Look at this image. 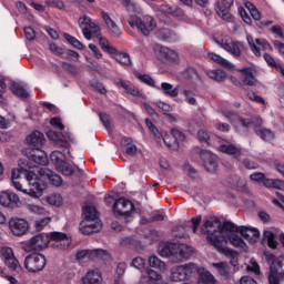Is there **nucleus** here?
Listing matches in <instances>:
<instances>
[{"instance_id":"32","label":"nucleus","mask_w":284,"mask_h":284,"mask_svg":"<svg viewBox=\"0 0 284 284\" xmlns=\"http://www.w3.org/2000/svg\"><path fill=\"white\" fill-rule=\"evenodd\" d=\"M156 90H161L165 97H171V99L179 97V88L168 82H162L161 87H156Z\"/></svg>"},{"instance_id":"11","label":"nucleus","mask_w":284,"mask_h":284,"mask_svg":"<svg viewBox=\"0 0 284 284\" xmlns=\"http://www.w3.org/2000/svg\"><path fill=\"white\" fill-rule=\"evenodd\" d=\"M115 216H124L126 223L134 219V203L125 197H120L113 205Z\"/></svg>"},{"instance_id":"59","label":"nucleus","mask_w":284,"mask_h":284,"mask_svg":"<svg viewBox=\"0 0 284 284\" xmlns=\"http://www.w3.org/2000/svg\"><path fill=\"white\" fill-rule=\"evenodd\" d=\"M247 98L251 101H255V103H265V100L263 98H261V95H257L256 93H254L252 91H248Z\"/></svg>"},{"instance_id":"41","label":"nucleus","mask_w":284,"mask_h":284,"mask_svg":"<svg viewBox=\"0 0 284 284\" xmlns=\"http://www.w3.org/2000/svg\"><path fill=\"white\" fill-rule=\"evenodd\" d=\"M150 267H154L155 270H160V272H165L168 268L165 266V262L161 261L156 255H152L149 257Z\"/></svg>"},{"instance_id":"40","label":"nucleus","mask_w":284,"mask_h":284,"mask_svg":"<svg viewBox=\"0 0 284 284\" xmlns=\"http://www.w3.org/2000/svg\"><path fill=\"white\" fill-rule=\"evenodd\" d=\"M10 90L13 94H16V97H19L20 99H28L29 97L28 87H23L19 83L11 84Z\"/></svg>"},{"instance_id":"58","label":"nucleus","mask_w":284,"mask_h":284,"mask_svg":"<svg viewBox=\"0 0 284 284\" xmlns=\"http://www.w3.org/2000/svg\"><path fill=\"white\" fill-rule=\"evenodd\" d=\"M13 187H16V190H18V192H22L23 194H29L30 196V189L29 191L23 189V185L21 184V182H19V180H13L11 181Z\"/></svg>"},{"instance_id":"33","label":"nucleus","mask_w":284,"mask_h":284,"mask_svg":"<svg viewBox=\"0 0 284 284\" xmlns=\"http://www.w3.org/2000/svg\"><path fill=\"white\" fill-rule=\"evenodd\" d=\"M240 72L242 75V83H244V85H256V83H258L252 73V69L244 68L241 69Z\"/></svg>"},{"instance_id":"9","label":"nucleus","mask_w":284,"mask_h":284,"mask_svg":"<svg viewBox=\"0 0 284 284\" xmlns=\"http://www.w3.org/2000/svg\"><path fill=\"white\" fill-rule=\"evenodd\" d=\"M184 267V274L186 276V281H190V278H194L199 274V281L197 284H215L216 278H214V275L210 273V271L205 268L199 267V265L194 263H186L182 264Z\"/></svg>"},{"instance_id":"15","label":"nucleus","mask_w":284,"mask_h":284,"mask_svg":"<svg viewBox=\"0 0 284 284\" xmlns=\"http://www.w3.org/2000/svg\"><path fill=\"white\" fill-rule=\"evenodd\" d=\"M48 245H50V235L47 233H41L27 241L24 243V250L27 252H32L34 250H45Z\"/></svg>"},{"instance_id":"61","label":"nucleus","mask_w":284,"mask_h":284,"mask_svg":"<svg viewBox=\"0 0 284 284\" xmlns=\"http://www.w3.org/2000/svg\"><path fill=\"white\" fill-rule=\"evenodd\" d=\"M89 48L93 52V55L95 57V59H103V53H101V50H99V47H97L95 44L90 43Z\"/></svg>"},{"instance_id":"4","label":"nucleus","mask_w":284,"mask_h":284,"mask_svg":"<svg viewBox=\"0 0 284 284\" xmlns=\"http://www.w3.org/2000/svg\"><path fill=\"white\" fill-rule=\"evenodd\" d=\"M27 143L33 148V150L26 151L28 170H32V168H45L50 163L48 154L41 151V148L45 144V135L40 131H33L27 136Z\"/></svg>"},{"instance_id":"25","label":"nucleus","mask_w":284,"mask_h":284,"mask_svg":"<svg viewBox=\"0 0 284 284\" xmlns=\"http://www.w3.org/2000/svg\"><path fill=\"white\" fill-rule=\"evenodd\" d=\"M156 50L160 52V58L164 63H179V53L176 51L163 45H158Z\"/></svg>"},{"instance_id":"28","label":"nucleus","mask_w":284,"mask_h":284,"mask_svg":"<svg viewBox=\"0 0 284 284\" xmlns=\"http://www.w3.org/2000/svg\"><path fill=\"white\" fill-rule=\"evenodd\" d=\"M48 139L53 141L54 143H58V145H61L62 148H65L70 141H72V134L67 133L65 135L59 134L55 131L49 130L47 132Z\"/></svg>"},{"instance_id":"45","label":"nucleus","mask_w":284,"mask_h":284,"mask_svg":"<svg viewBox=\"0 0 284 284\" xmlns=\"http://www.w3.org/2000/svg\"><path fill=\"white\" fill-rule=\"evenodd\" d=\"M131 267H135V270H140L142 276L149 270V268H145V260H143V257H134L131 262Z\"/></svg>"},{"instance_id":"55","label":"nucleus","mask_w":284,"mask_h":284,"mask_svg":"<svg viewBox=\"0 0 284 284\" xmlns=\"http://www.w3.org/2000/svg\"><path fill=\"white\" fill-rule=\"evenodd\" d=\"M27 210H29V212H32V214H44L45 213V209H43L39 205H36V204H28Z\"/></svg>"},{"instance_id":"30","label":"nucleus","mask_w":284,"mask_h":284,"mask_svg":"<svg viewBox=\"0 0 284 284\" xmlns=\"http://www.w3.org/2000/svg\"><path fill=\"white\" fill-rule=\"evenodd\" d=\"M103 283V276L101 272L93 270L89 271L84 277L81 280V284H101Z\"/></svg>"},{"instance_id":"54","label":"nucleus","mask_w":284,"mask_h":284,"mask_svg":"<svg viewBox=\"0 0 284 284\" xmlns=\"http://www.w3.org/2000/svg\"><path fill=\"white\" fill-rule=\"evenodd\" d=\"M212 266L217 268V272L221 274V276H227L229 272H227L226 263L224 262L213 263Z\"/></svg>"},{"instance_id":"38","label":"nucleus","mask_w":284,"mask_h":284,"mask_svg":"<svg viewBox=\"0 0 284 284\" xmlns=\"http://www.w3.org/2000/svg\"><path fill=\"white\" fill-rule=\"evenodd\" d=\"M102 19L106 23L108 28L111 30L112 33H114L116 37L121 34V29L119 26H116V22L110 18V14H108L105 11H102Z\"/></svg>"},{"instance_id":"14","label":"nucleus","mask_w":284,"mask_h":284,"mask_svg":"<svg viewBox=\"0 0 284 284\" xmlns=\"http://www.w3.org/2000/svg\"><path fill=\"white\" fill-rule=\"evenodd\" d=\"M24 267L28 272H41L45 267V255L41 253L30 254L24 258Z\"/></svg>"},{"instance_id":"27","label":"nucleus","mask_w":284,"mask_h":284,"mask_svg":"<svg viewBox=\"0 0 284 284\" xmlns=\"http://www.w3.org/2000/svg\"><path fill=\"white\" fill-rule=\"evenodd\" d=\"M201 159L203 160V165L206 172H216V155L210 151H204L201 153Z\"/></svg>"},{"instance_id":"24","label":"nucleus","mask_w":284,"mask_h":284,"mask_svg":"<svg viewBox=\"0 0 284 284\" xmlns=\"http://www.w3.org/2000/svg\"><path fill=\"white\" fill-rule=\"evenodd\" d=\"M51 239L54 241L53 247L62 252H65V250H68L72 243V239L65 235V233L53 232L51 233Z\"/></svg>"},{"instance_id":"8","label":"nucleus","mask_w":284,"mask_h":284,"mask_svg":"<svg viewBox=\"0 0 284 284\" xmlns=\"http://www.w3.org/2000/svg\"><path fill=\"white\" fill-rule=\"evenodd\" d=\"M82 216L84 221L80 223V232L83 234H93V232H101L103 223L99 220V213L94 206H84L82 209Z\"/></svg>"},{"instance_id":"1","label":"nucleus","mask_w":284,"mask_h":284,"mask_svg":"<svg viewBox=\"0 0 284 284\" xmlns=\"http://www.w3.org/2000/svg\"><path fill=\"white\" fill-rule=\"evenodd\" d=\"M204 227L216 230V232H223L224 237L227 239L229 243L233 245V247L242 250V252H247V244H245V241L254 243L258 236H261V232L254 227L236 226L232 222H224L223 225H221V221H219V219L207 220L204 223ZM239 234H241L245 241H243Z\"/></svg>"},{"instance_id":"64","label":"nucleus","mask_w":284,"mask_h":284,"mask_svg":"<svg viewBox=\"0 0 284 284\" xmlns=\"http://www.w3.org/2000/svg\"><path fill=\"white\" fill-rule=\"evenodd\" d=\"M240 284H258L254 278L250 277V276H243L240 280Z\"/></svg>"},{"instance_id":"43","label":"nucleus","mask_w":284,"mask_h":284,"mask_svg":"<svg viewBox=\"0 0 284 284\" xmlns=\"http://www.w3.org/2000/svg\"><path fill=\"white\" fill-rule=\"evenodd\" d=\"M227 183L231 187H236L237 190L245 187V180L241 179L239 175H231L227 178Z\"/></svg>"},{"instance_id":"50","label":"nucleus","mask_w":284,"mask_h":284,"mask_svg":"<svg viewBox=\"0 0 284 284\" xmlns=\"http://www.w3.org/2000/svg\"><path fill=\"white\" fill-rule=\"evenodd\" d=\"M171 135L173 136L174 143H178V150H179L181 143H184L185 141V134H183V132H181L179 129H173L171 131Z\"/></svg>"},{"instance_id":"31","label":"nucleus","mask_w":284,"mask_h":284,"mask_svg":"<svg viewBox=\"0 0 284 284\" xmlns=\"http://www.w3.org/2000/svg\"><path fill=\"white\" fill-rule=\"evenodd\" d=\"M170 278L174 283H181L183 281H187V277L185 275V267H183V265L173 266L171 268Z\"/></svg>"},{"instance_id":"22","label":"nucleus","mask_w":284,"mask_h":284,"mask_svg":"<svg viewBox=\"0 0 284 284\" xmlns=\"http://www.w3.org/2000/svg\"><path fill=\"white\" fill-rule=\"evenodd\" d=\"M0 205L9 207V210H17V207H21V199L17 193L3 191L0 193Z\"/></svg>"},{"instance_id":"18","label":"nucleus","mask_w":284,"mask_h":284,"mask_svg":"<svg viewBox=\"0 0 284 284\" xmlns=\"http://www.w3.org/2000/svg\"><path fill=\"white\" fill-rule=\"evenodd\" d=\"M215 141L219 145V152H222L223 154H230L237 160L241 158V145L233 144L227 140H224L223 138H215Z\"/></svg>"},{"instance_id":"5","label":"nucleus","mask_w":284,"mask_h":284,"mask_svg":"<svg viewBox=\"0 0 284 284\" xmlns=\"http://www.w3.org/2000/svg\"><path fill=\"white\" fill-rule=\"evenodd\" d=\"M78 23L82 29V34L87 41H92V38L97 37L101 50L106 52V54H110V57L116 53V47L112 45L108 38L101 37V27L92 22V18L83 16L78 20Z\"/></svg>"},{"instance_id":"42","label":"nucleus","mask_w":284,"mask_h":284,"mask_svg":"<svg viewBox=\"0 0 284 284\" xmlns=\"http://www.w3.org/2000/svg\"><path fill=\"white\" fill-rule=\"evenodd\" d=\"M263 185L265 187H275V190H284V181L276 179H264Z\"/></svg>"},{"instance_id":"60","label":"nucleus","mask_w":284,"mask_h":284,"mask_svg":"<svg viewBox=\"0 0 284 284\" xmlns=\"http://www.w3.org/2000/svg\"><path fill=\"white\" fill-rule=\"evenodd\" d=\"M264 60L266 61L267 65H270L271 68L278 69L280 65L276 64V60H274L272 55H270L268 53H264Z\"/></svg>"},{"instance_id":"34","label":"nucleus","mask_w":284,"mask_h":284,"mask_svg":"<svg viewBox=\"0 0 284 284\" xmlns=\"http://www.w3.org/2000/svg\"><path fill=\"white\" fill-rule=\"evenodd\" d=\"M216 135L210 134L205 130H200L197 132L200 143H205L206 145H216Z\"/></svg>"},{"instance_id":"49","label":"nucleus","mask_w":284,"mask_h":284,"mask_svg":"<svg viewBox=\"0 0 284 284\" xmlns=\"http://www.w3.org/2000/svg\"><path fill=\"white\" fill-rule=\"evenodd\" d=\"M50 223H52V217H44V219H40L37 220L34 222V227L37 230V232H41L43 231L44 227H48L50 225Z\"/></svg>"},{"instance_id":"56","label":"nucleus","mask_w":284,"mask_h":284,"mask_svg":"<svg viewBox=\"0 0 284 284\" xmlns=\"http://www.w3.org/2000/svg\"><path fill=\"white\" fill-rule=\"evenodd\" d=\"M239 12H240V16L243 19L244 23H246L247 26H251L252 18L250 17V13H247V10H245L244 8H240Z\"/></svg>"},{"instance_id":"20","label":"nucleus","mask_w":284,"mask_h":284,"mask_svg":"<svg viewBox=\"0 0 284 284\" xmlns=\"http://www.w3.org/2000/svg\"><path fill=\"white\" fill-rule=\"evenodd\" d=\"M246 41L250 45L251 52L255 57H261V52H272V45H270L265 39H255L252 36L246 37Z\"/></svg>"},{"instance_id":"51","label":"nucleus","mask_w":284,"mask_h":284,"mask_svg":"<svg viewBox=\"0 0 284 284\" xmlns=\"http://www.w3.org/2000/svg\"><path fill=\"white\" fill-rule=\"evenodd\" d=\"M135 77L142 82L145 83L146 85H150L151 88H156V83L154 82V79L148 74H141V73H135Z\"/></svg>"},{"instance_id":"17","label":"nucleus","mask_w":284,"mask_h":284,"mask_svg":"<svg viewBox=\"0 0 284 284\" xmlns=\"http://www.w3.org/2000/svg\"><path fill=\"white\" fill-rule=\"evenodd\" d=\"M215 42L220 48H223V50L232 54V57H241V48H243V44L234 42L230 36L215 39Z\"/></svg>"},{"instance_id":"21","label":"nucleus","mask_w":284,"mask_h":284,"mask_svg":"<svg viewBox=\"0 0 284 284\" xmlns=\"http://www.w3.org/2000/svg\"><path fill=\"white\" fill-rule=\"evenodd\" d=\"M267 261H272L271 271L268 274V283L270 284H281V281L284 278L283 272H281V262L274 261V255L272 253H264ZM278 265L280 268H276Z\"/></svg>"},{"instance_id":"19","label":"nucleus","mask_w":284,"mask_h":284,"mask_svg":"<svg viewBox=\"0 0 284 284\" xmlns=\"http://www.w3.org/2000/svg\"><path fill=\"white\" fill-rule=\"evenodd\" d=\"M9 229L13 236H23L30 230V223L26 219L12 217L9 220Z\"/></svg>"},{"instance_id":"26","label":"nucleus","mask_w":284,"mask_h":284,"mask_svg":"<svg viewBox=\"0 0 284 284\" xmlns=\"http://www.w3.org/2000/svg\"><path fill=\"white\" fill-rule=\"evenodd\" d=\"M234 0H220L216 3V13L224 21H232V13H230V8H232Z\"/></svg>"},{"instance_id":"57","label":"nucleus","mask_w":284,"mask_h":284,"mask_svg":"<svg viewBox=\"0 0 284 284\" xmlns=\"http://www.w3.org/2000/svg\"><path fill=\"white\" fill-rule=\"evenodd\" d=\"M50 123L53 128H55V130H65V125H63L61 118H52Z\"/></svg>"},{"instance_id":"44","label":"nucleus","mask_w":284,"mask_h":284,"mask_svg":"<svg viewBox=\"0 0 284 284\" xmlns=\"http://www.w3.org/2000/svg\"><path fill=\"white\" fill-rule=\"evenodd\" d=\"M47 203L49 205H55V207H61L63 205V197L59 193H53L47 196Z\"/></svg>"},{"instance_id":"39","label":"nucleus","mask_w":284,"mask_h":284,"mask_svg":"<svg viewBox=\"0 0 284 284\" xmlns=\"http://www.w3.org/2000/svg\"><path fill=\"white\" fill-rule=\"evenodd\" d=\"M37 174V169L33 171H28V168L26 166H20L18 169H13L11 172V181H19V179H21V174H23L26 176V179L28 180V174Z\"/></svg>"},{"instance_id":"48","label":"nucleus","mask_w":284,"mask_h":284,"mask_svg":"<svg viewBox=\"0 0 284 284\" xmlns=\"http://www.w3.org/2000/svg\"><path fill=\"white\" fill-rule=\"evenodd\" d=\"M207 75L210 77V79H213L214 81H217V82L225 81L227 77V74L223 70L209 71Z\"/></svg>"},{"instance_id":"7","label":"nucleus","mask_w":284,"mask_h":284,"mask_svg":"<svg viewBox=\"0 0 284 284\" xmlns=\"http://www.w3.org/2000/svg\"><path fill=\"white\" fill-rule=\"evenodd\" d=\"M158 252L164 258L172 256L178 263H181L182 261H187L194 254V248L186 244L161 242Z\"/></svg>"},{"instance_id":"53","label":"nucleus","mask_w":284,"mask_h":284,"mask_svg":"<svg viewBox=\"0 0 284 284\" xmlns=\"http://www.w3.org/2000/svg\"><path fill=\"white\" fill-rule=\"evenodd\" d=\"M64 39H67L68 42L73 45V48H77L78 50H83V43H81V41H79L77 38L65 33Z\"/></svg>"},{"instance_id":"23","label":"nucleus","mask_w":284,"mask_h":284,"mask_svg":"<svg viewBox=\"0 0 284 284\" xmlns=\"http://www.w3.org/2000/svg\"><path fill=\"white\" fill-rule=\"evenodd\" d=\"M77 261H94V258H108V252L101 248L81 250L75 254Z\"/></svg>"},{"instance_id":"16","label":"nucleus","mask_w":284,"mask_h":284,"mask_svg":"<svg viewBox=\"0 0 284 284\" xmlns=\"http://www.w3.org/2000/svg\"><path fill=\"white\" fill-rule=\"evenodd\" d=\"M146 128H149L150 132H152L158 139H162L165 145L171 150H179V143L174 142V138L172 133L168 132H159V129L152 123V120L145 119Z\"/></svg>"},{"instance_id":"6","label":"nucleus","mask_w":284,"mask_h":284,"mask_svg":"<svg viewBox=\"0 0 284 284\" xmlns=\"http://www.w3.org/2000/svg\"><path fill=\"white\" fill-rule=\"evenodd\" d=\"M206 235V241L217 250V252H221L222 254H225L227 258H230V263L233 267L239 266V252L226 247L227 243H230V240L225 237V233L223 231H216L214 229H206L204 231Z\"/></svg>"},{"instance_id":"13","label":"nucleus","mask_w":284,"mask_h":284,"mask_svg":"<svg viewBox=\"0 0 284 284\" xmlns=\"http://www.w3.org/2000/svg\"><path fill=\"white\" fill-rule=\"evenodd\" d=\"M0 258L9 270L18 273L21 272V264H19V260L14 256V250H12V247L2 246L0 248Z\"/></svg>"},{"instance_id":"10","label":"nucleus","mask_w":284,"mask_h":284,"mask_svg":"<svg viewBox=\"0 0 284 284\" xmlns=\"http://www.w3.org/2000/svg\"><path fill=\"white\" fill-rule=\"evenodd\" d=\"M129 26L131 28H136L144 37H150L151 32L156 30V20L152 16H144L143 18L139 16H130Z\"/></svg>"},{"instance_id":"47","label":"nucleus","mask_w":284,"mask_h":284,"mask_svg":"<svg viewBox=\"0 0 284 284\" xmlns=\"http://www.w3.org/2000/svg\"><path fill=\"white\" fill-rule=\"evenodd\" d=\"M182 94L184 97V100L189 103V105H199L196 98H194V91H192L191 89H183Z\"/></svg>"},{"instance_id":"36","label":"nucleus","mask_w":284,"mask_h":284,"mask_svg":"<svg viewBox=\"0 0 284 284\" xmlns=\"http://www.w3.org/2000/svg\"><path fill=\"white\" fill-rule=\"evenodd\" d=\"M111 57L115 59L121 65H132V59L130 58V54L121 52L119 49H115V53H112Z\"/></svg>"},{"instance_id":"2","label":"nucleus","mask_w":284,"mask_h":284,"mask_svg":"<svg viewBox=\"0 0 284 284\" xmlns=\"http://www.w3.org/2000/svg\"><path fill=\"white\" fill-rule=\"evenodd\" d=\"M31 170H37V173H27V181L30 187V196L33 199H39L43 194V190L48 187V181L52 183L55 187L63 185V179L52 172L48 168H32Z\"/></svg>"},{"instance_id":"46","label":"nucleus","mask_w":284,"mask_h":284,"mask_svg":"<svg viewBox=\"0 0 284 284\" xmlns=\"http://www.w3.org/2000/svg\"><path fill=\"white\" fill-rule=\"evenodd\" d=\"M264 241L267 242L268 247L276 250L278 242H276V236L271 231H264Z\"/></svg>"},{"instance_id":"63","label":"nucleus","mask_w":284,"mask_h":284,"mask_svg":"<svg viewBox=\"0 0 284 284\" xmlns=\"http://www.w3.org/2000/svg\"><path fill=\"white\" fill-rule=\"evenodd\" d=\"M47 3L48 6L58 8L59 10H63V8H65V4L61 0H51V1H48Z\"/></svg>"},{"instance_id":"3","label":"nucleus","mask_w":284,"mask_h":284,"mask_svg":"<svg viewBox=\"0 0 284 284\" xmlns=\"http://www.w3.org/2000/svg\"><path fill=\"white\" fill-rule=\"evenodd\" d=\"M222 114L233 123L236 130H250L253 128L255 134L260 136L263 141H274V132L270 129H265L263 125V120L258 115H251L250 118H241L234 114L232 111H222Z\"/></svg>"},{"instance_id":"62","label":"nucleus","mask_w":284,"mask_h":284,"mask_svg":"<svg viewBox=\"0 0 284 284\" xmlns=\"http://www.w3.org/2000/svg\"><path fill=\"white\" fill-rule=\"evenodd\" d=\"M24 34L29 41H32L37 37V34L34 33V29L30 27L24 28Z\"/></svg>"},{"instance_id":"37","label":"nucleus","mask_w":284,"mask_h":284,"mask_svg":"<svg viewBox=\"0 0 284 284\" xmlns=\"http://www.w3.org/2000/svg\"><path fill=\"white\" fill-rule=\"evenodd\" d=\"M207 57H209V59H211V61L219 63V65H222L223 68H226L227 70H234V65L232 64V62L227 61L225 58H223L214 52H209Z\"/></svg>"},{"instance_id":"52","label":"nucleus","mask_w":284,"mask_h":284,"mask_svg":"<svg viewBox=\"0 0 284 284\" xmlns=\"http://www.w3.org/2000/svg\"><path fill=\"white\" fill-rule=\"evenodd\" d=\"M247 8V12H250L251 17L255 20V21H261V12L258 11V9H256V7L252 3L246 4Z\"/></svg>"},{"instance_id":"29","label":"nucleus","mask_w":284,"mask_h":284,"mask_svg":"<svg viewBox=\"0 0 284 284\" xmlns=\"http://www.w3.org/2000/svg\"><path fill=\"white\" fill-rule=\"evenodd\" d=\"M114 84L118 88H123L125 94H132V97H142L141 91H139V89H136V87L132 85V83H130L121 78H116L114 80Z\"/></svg>"},{"instance_id":"12","label":"nucleus","mask_w":284,"mask_h":284,"mask_svg":"<svg viewBox=\"0 0 284 284\" xmlns=\"http://www.w3.org/2000/svg\"><path fill=\"white\" fill-rule=\"evenodd\" d=\"M51 161L55 170L63 174V176H72V174L79 170L65 162V154H63L61 151H53L51 153Z\"/></svg>"},{"instance_id":"35","label":"nucleus","mask_w":284,"mask_h":284,"mask_svg":"<svg viewBox=\"0 0 284 284\" xmlns=\"http://www.w3.org/2000/svg\"><path fill=\"white\" fill-rule=\"evenodd\" d=\"M142 276L143 278H148L146 283L149 284H161L163 281V276H161V274L151 268L146 270Z\"/></svg>"}]
</instances>
